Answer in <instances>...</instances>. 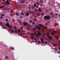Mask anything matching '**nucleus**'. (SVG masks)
Segmentation results:
<instances>
[{"label": "nucleus", "instance_id": "obj_1", "mask_svg": "<svg viewBox=\"0 0 60 60\" xmlns=\"http://www.w3.org/2000/svg\"><path fill=\"white\" fill-rule=\"evenodd\" d=\"M44 19L46 20H48V19L50 20L51 19L49 15H45L44 17Z\"/></svg>", "mask_w": 60, "mask_h": 60}, {"label": "nucleus", "instance_id": "obj_2", "mask_svg": "<svg viewBox=\"0 0 60 60\" xmlns=\"http://www.w3.org/2000/svg\"><path fill=\"white\" fill-rule=\"evenodd\" d=\"M5 5H8L10 4V3L9 2V1H5Z\"/></svg>", "mask_w": 60, "mask_h": 60}, {"label": "nucleus", "instance_id": "obj_3", "mask_svg": "<svg viewBox=\"0 0 60 60\" xmlns=\"http://www.w3.org/2000/svg\"><path fill=\"white\" fill-rule=\"evenodd\" d=\"M36 28H37V30H40L41 29V28L40 27H39L38 26H36Z\"/></svg>", "mask_w": 60, "mask_h": 60}, {"label": "nucleus", "instance_id": "obj_4", "mask_svg": "<svg viewBox=\"0 0 60 60\" xmlns=\"http://www.w3.org/2000/svg\"><path fill=\"white\" fill-rule=\"evenodd\" d=\"M23 23H24V25L25 26H27V25L28 24V23L27 22H23Z\"/></svg>", "mask_w": 60, "mask_h": 60}, {"label": "nucleus", "instance_id": "obj_5", "mask_svg": "<svg viewBox=\"0 0 60 60\" xmlns=\"http://www.w3.org/2000/svg\"><path fill=\"white\" fill-rule=\"evenodd\" d=\"M40 40H41V42L43 44L44 42V41H43V39L41 38Z\"/></svg>", "mask_w": 60, "mask_h": 60}, {"label": "nucleus", "instance_id": "obj_6", "mask_svg": "<svg viewBox=\"0 0 60 60\" xmlns=\"http://www.w3.org/2000/svg\"><path fill=\"white\" fill-rule=\"evenodd\" d=\"M38 11L40 12L42 11V10H41V8H39L38 9Z\"/></svg>", "mask_w": 60, "mask_h": 60}, {"label": "nucleus", "instance_id": "obj_7", "mask_svg": "<svg viewBox=\"0 0 60 60\" xmlns=\"http://www.w3.org/2000/svg\"><path fill=\"white\" fill-rule=\"evenodd\" d=\"M48 39H50V40H52V37L51 36H50L49 37H48Z\"/></svg>", "mask_w": 60, "mask_h": 60}, {"label": "nucleus", "instance_id": "obj_8", "mask_svg": "<svg viewBox=\"0 0 60 60\" xmlns=\"http://www.w3.org/2000/svg\"><path fill=\"white\" fill-rule=\"evenodd\" d=\"M39 26L40 27H44L43 25H42L41 24H39Z\"/></svg>", "mask_w": 60, "mask_h": 60}, {"label": "nucleus", "instance_id": "obj_9", "mask_svg": "<svg viewBox=\"0 0 60 60\" xmlns=\"http://www.w3.org/2000/svg\"><path fill=\"white\" fill-rule=\"evenodd\" d=\"M38 36H39V35H41V34H40V32H38V34H37Z\"/></svg>", "mask_w": 60, "mask_h": 60}, {"label": "nucleus", "instance_id": "obj_10", "mask_svg": "<svg viewBox=\"0 0 60 60\" xmlns=\"http://www.w3.org/2000/svg\"><path fill=\"white\" fill-rule=\"evenodd\" d=\"M26 15L28 16L29 15V13L28 12H26Z\"/></svg>", "mask_w": 60, "mask_h": 60}, {"label": "nucleus", "instance_id": "obj_11", "mask_svg": "<svg viewBox=\"0 0 60 60\" xmlns=\"http://www.w3.org/2000/svg\"><path fill=\"white\" fill-rule=\"evenodd\" d=\"M6 26L9 27L10 26V24H9V22H7V24H6Z\"/></svg>", "mask_w": 60, "mask_h": 60}, {"label": "nucleus", "instance_id": "obj_12", "mask_svg": "<svg viewBox=\"0 0 60 60\" xmlns=\"http://www.w3.org/2000/svg\"><path fill=\"white\" fill-rule=\"evenodd\" d=\"M30 38L32 39V40H33L34 39V38H33V36H32L31 35L30 36Z\"/></svg>", "mask_w": 60, "mask_h": 60}, {"label": "nucleus", "instance_id": "obj_13", "mask_svg": "<svg viewBox=\"0 0 60 60\" xmlns=\"http://www.w3.org/2000/svg\"><path fill=\"white\" fill-rule=\"evenodd\" d=\"M50 36L49 35V33H47V35H46V36H47V37H50Z\"/></svg>", "mask_w": 60, "mask_h": 60}, {"label": "nucleus", "instance_id": "obj_14", "mask_svg": "<svg viewBox=\"0 0 60 60\" xmlns=\"http://www.w3.org/2000/svg\"><path fill=\"white\" fill-rule=\"evenodd\" d=\"M15 34H17V30H15Z\"/></svg>", "mask_w": 60, "mask_h": 60}, {"label": "nucleus", "instance_id": "obj_15", "mask_svg": "<svg viewBox=\"0 0 60 60\" xmlns=\"http://www.w3.org/2000/svg\"><path fill=\"white\" fill-rule=\"evenodd\" d=\"M9 58V57H8L7 56H5V59H8Z\"/></svg>", "mask_w": 60, "mask_h": 60}, {"label": "nucleus", "instance_id": "obj_16", "mask_svg": "<svg viewBox=\"0 0 60 60\" xmlns=\"http://www.w3.org/2000/svg\"><path fill=\"white\" fill-rule=\"evenodd\" d=\"M4 6H2V7L1 6H0V8H4Z\"/></svg>", "mask_w": 60, "mask_h": 60}, {"label": "nucleus", "instance_id": "obj_17", "mask_svg": "<svg viewBox=\"0 0 60 60\" xmlns=\"http://www.w3.org/2000/svg\"><path fill=\"white\" fill-rule=\"evenodd\" d=\"M10 30H11V31L12 32L14 33V30L13 29H10Z\"/></svg>", "mask_w": 60, "mask_h": 60}, {"label": "nucleus", "instance_id": "obj_18", "mask_svg": "<svg viewBox=\"0 0 60 60\" xmlns=\"http://www.w3.org/2000/svg\"><path fill=\"white\" fill-rule=\"evenodd\" d=\"M11 49H12V50H14V48L13 47H11Z\"/></svg>", "mask_w": 60, "mask_h": 60}, {"label": "nucleus", "instance_id": "obj_19", "mask_svg": "<svg viewBox=\"0 0 60 60\" xmlns=\"http://www.w3.org/2000/svg\"><path fill=\"white\" fill-rule=\"evenodd\" d=\"M36 7L37 8H39V5H36Z\"/></svg>", "mask_w": 60, "mask_h": 60}, {"label": "nucleus", "instance_id": "obj_20", "mask_svg": "<svg viewBox=\"0 0 60 60\" xmlns=\"http://www.w3.org/2000/svg\"><path fill=\"white\" fill-rule=\"evenodd\" d=\"M53 12H51L50 13V15H52L53 14Z\"/></svg>", "mask_w": 60, "mask_h": 60}, {"label": "nucleus", "instance_id": "obj_21", "mask_svg": "<svg viewBox=\"0 0 60 60\" xmlns=\"http://www.w3.org/2000/svg\"><path fill=\"white\" fill-rule=\"evenodd\" d=\"M18 33H20L21 32L20 31V30H19L18 29Z\"/></svg>", "mask_w": 60, "mask_h": 60}, {"label": "nucleus", "instance_id": "obj_22", "mask_svg": "<svg viewBox=\"0 0 60 60\" xmlns=\"http://www.w3.org/2000/svg\"><path fill=\"white\" fill-rule=\"evenodd\" d=\"M37 14L38 15L40 16V14L38 12H37Z\"/></svg>", "mask_w": 60, "mask_h": 60}, {"label": "nucleus", "instance_id": "obj_23", "mask_svg": "<svg viewBox=\"0 0 60 60\" xmlns=\"http://www.w3.org/2000/svg\"><path fill=\"white\" fill-rule=\"evenodd\" d=\"M2 27L3 29H5V28L4 27V26H2Z\"/></svg>", "mask_w": 60, "mask_h": 60}, {"label": "nucleus", "instance_id": "obj_24", "mask_svg": "<svg viewBox=\"0 0 60 60\" xmlns=\"http://www.w3.org/2000/svg\"><path fill=\"white\" fill-rule=\"evenodd\" d=\"M29 22H30V23H32L33 22V21L31 20H30L29 21Z\"/></svg>", "mask_w": 60, "mask_h": 60}, {"label": "nucleus", "instance_id": "obj_25", "mask_svg": "<svg viewBox=\"0 0 60 60\" xmlns=\"http://www.w3.org/2000/svg\"><path fill=\"white\" fill-rule=\"evenodd\" d=\"M8 28H9V29H10H10L11 28V26H8Z\"/></svg>", "mask_w": 60, "mask_h": 60}, {"label": "nucleus", "instance_id": "obj_26", "mask_svg": "<svg viewBox=\"0 0 60 60\" xmlns=\"http://www.w3.org/2000/svg\"><path fill=\"white\" fill-rule=\"evenodd\" d=\"M21 14H22V15H24V13L23 12H21Z\"/></svg>", "mask_w": 60, "mask_h": 60}, {"label": "nucleus", "instance_id": "obj_27", "mask_svg": "<svg viewBox=\"0 0 60 60\" xmlns=\"http://www.w3.org/2000/svg\"><path fill=\"white\" fill-rule=\"evenodd\" d=\"M34 20L35 21V22H36L37 21V19H34Z\"/></svg>", "mask_w": 60, "mask_h": 60}, {"label": "nucleus", "instance_id": "obj_28", "mask_svg": "<svg viewBox=\"0 0 60 60\" xmlns=\"http://www.w3.org/2000/svg\"><path fill=\"white\" fill-rule=\"evenodd\" d=\"M41 15H45V14L43 13H41Z\"/></svg>", "mask_w": 60, "mask_h": 60}, {"label": "nucleus", "instance_id": "obj_29", "mask_svg": "<svg viewBox=\"0 0 60 60\" xmlns=\"http://www.w3.org/2000/svg\"><path fill=\"white\" fill-rule=\"evenodd\" d=\"M16 15H17L18 16V15H19V13H16Z\"/></svg>", "mask_w": 60, "mask_h": 60}, {"label": "nucleus", "instance_id": "obj_30", "mask_svg": "<svg viewBox=\"0 0 60 60\" xmlns=\"http://www.w3.org/2000/svg\"><path fill=\"white\" fill-rule=\"evenodd\" d=\"M1 15L2 16H4V14H1Z\"/></svg>", "mask_w": 60, "mask_h": 60}, {"label": "nucleus", "instance_id": "obj_31", "mask_svg": "<svg viewBox=\"0 0 60 60\" xmlns=\"http://www.w3.org/2000/svg\"><path fill=\"white\" fill-rule=\"evenodd\" d=\"M55 24L56 25H59V24L58 23H55Z\"/></svg>", "mask_w": 60, "mask_h": 60}, {"label": "nucleus", "instance_id": "obj_32", "mask_svg": "<svg viewBox=\"0 0 60 60\" xmlns=\"http://www.w3.org/2000/svg\"><path fill=\"white\" fill-rule=\"evenodd\" d=\"M53 32L54 33H56V31H53Z\"/></svg>", "mask_w": 60, "mask_h": 60}, {"label": "nucleus", "instance_id": "obj_33", "mask_svg": "<svg viewBox=\"0 0 60 60\" xmlns=\"http://www.w3.org/2000/svg\"><path fill=\"white\" fill-rule=\"evenodd\" d=\"M53 16H52V17H55V15H54V14H53V15H52Z\"/></svg>", "mask_w": 60, "mask_h": 60}, {"label": "nucleus", "instance_id": "obj_34", "mask_svg": "<svg viewBox=\"0 0 60 60\" xmlns=\"http://www.w3.org/2000/svg\"><path fill=\"white\" fill-rule=\"evenodd\" d=\"M20 18H22L23 17V16H20Z\"/></svg>", "mask_w": 60, "mask_h": 60}, {"label": "nucleus", "instance_id": "obj_35", "mask_svg": "<svg viewBox=\"0 0 60 60\" xmlns=\"http://www.w3.org/2000/svg\"><path fill=\"white\" fill-rule=\"evenodd\" d=\"M35 23V22H32V24L34 25Z\"/></svg>", "mask_w": 60, "mask_h": 60}, {"label": "nucleus", "instance_id": "obj_36", "mask_svg": "<svg viewBox=\"0 0 60 60\" xmlns=\"http://www.w3.org/2000/svg\"><path fill=\"white\" fill-rule=\"evenodd\" d=\"M36 7V4L35 3L34 5V7Z\"/></svg>", "mask_w": 60, "mask_h": 60}, {"label": "nucleus", "instance_id": "obj_37", "mask_svg": "<svg viewBox=\"0 0 60 60\" xmlns=\"http://www.w3.org/2000/svg\"><path fill=\"white\" fill-rule=\"evenodd\" d=\"M57 15H58V14L57 13H56V14H55V16H57Z\"/></svg>", "mask_w": 60, "mask_h": 60}, {"label": "nucleus", "instance_id": "obj_38", "mask_svg": "<svg viewBox=\"0 0 60 60\" xmlns=\"http://www.w3.org/2000/svg\"><path fill=\"white\" fill-rule=\"evenodd\" d=\"M36 4L37 5H39V4H38V2H37Z\"/></svg>", "mask_w": 60, "mask_h": 60}, {"label": "nucleus", "instance_id": "obj_39", "mask_svg": "<svg viewBox=\"0 0 60 60\" xmlns=\"http://www.w3.org/2000/svg\"><path fill=\"white\" fill-rule=\"evenodd\" d=\"M55 38H58L59 37L57 36H56Z\"/></svg>", "mask_w": 60, "mask_h": 60}, {"label": "nucleus", "instance_id": "obj_40", "mask_svg": "<svg viewBox=\"0 0 60 60\" xmlns=\"http://www.w3.org/2000/svg\"><path fill=\"white\" fill-rule=\"evenodd\" d=\"M38 43L39 44H40L41 43V42L40 41L38 42Z\"/></svg>", "mask_w": 60, "mask_h": 60}, {"label": "nucleus", "instance_id": "obj_41", "mask_svg": "<svg viewBox=\"0 0 60 60\" xmlns=\"http://www.w3.org/2000/svg\"><path fill=\"white\" fill-rule=\"evenodd\" d=\"M45 44H46L47 43V42L46 41H45Z\"/></svg>", "mask_w": 60, "mask_h": 60}, {"label": "nucleus", "instance_id": "obj_42", "mask_svg": "<svg viewBox=\"0 0 60 60\" xmlns=\"http://www.w3.org/2000/svg\"><path fill=\"white\" fill-rule=\"evenodd\" d=\"M5 20L7 22L8 21V19H5Z\"/></svg>", "mask_w": 60, "mask_h": 60}, {"label": "nucleus", "instance_id": "obj_43", "mask_svg": "<svg viewBox=\"0 0 60 60\" xmlns=\"http://www.w3.org/2000/svg\"><path fill=\"white\" fill-rule=\"evenodd\" d=\"M24 2V1H21V2H22V3H23Z\"/></svg>", "mask_w": 60, "mask_h": 60}, {"label": "nucleus", "instance_id": "obj_44", "mask_svg": "<svg viewBox=\"0 0 60 60\" xmlns=\"http://www.w3.org/2000/svg\"><path fill=\"white\" fill-rule=\"evenodd\" d=\"M35 11H38V10L37 9H35Z\"/></svg>", "mask_w": 60, "mask_h": 60}, {"label": "nucleus", "instance_id": "obj_45", "mask_svg": "<svg viewBox=\"0 0 60 60\" xmlns=\"http://www.w3.org/2000/svg\"><path fill=\"white\" fill-rule=\"evenodd\" d=\"M57 53L58 54H60V52H57Z\"/></svg>", "mask_w": 60, "mask_h": 60}, {"label": "nucleus", "instance_id": "obj_46", "mask_svg": "<svg viewBox=\"0 0 60 60\" xmlns=\"http://www.w3.org/2000/svg\"><path fill=\"white\" fill-rule=\"evenodd\" d=\"M51 34L52 35H54V34L52 32L51 33Z\"/></svg>", "mask_w": 60, "mask_h": 60}, {"label": "nucleus", "instance_id": "obj_47", "mask_svg": "<svg viewBox=\"0 0 60 60\" xmlns=\"http://www.w3.org/2000/svg\"><path fill=\"white\" fill-rule=\"evenodd\" d=\"M53 46H56V45L55 44H54L53 45Z\"/></svg>", "mask_w": 60, "mask_h": 60}, {"label": "nucleus", "instance_id": "obj_48", "mask_svg": "<svg viewBox=\"0 0 60 60\" xmlns=\"http://www.w3.org/2000/svg\"><path fill=\"white\" fill-rule=\"evenodd\" d=\"M12 21L13 22H15V20L14 19L13 20H12Z\"/></svg>", "mask_w": 60, "mask_h": 60}, {"label": "nucleus", "instance_id": "obj_49", "mask_svg": "<svg viewBox=\"0 0 60 60\" xmlns=\"http://www.w3.org/2000/svg\"><path fill=\"white\" fill-rule=\"evenodd\" d=\"M14 29H15V30H16V29H17V28L16 27H15L14 28Z\"/></svg>", "mask_w": 60, "mask_h": 60}, {"label": "nucleus", "instance_id": "obj_50", "mask_svg": "<svg viewBox=\"0 0 60 60\" xmlns=\"http://www.w3.org/2000/svg\"><path fill=\"white\" fill-rule=\"evenodd\" d=\"M19 21L20 23H21V20H19Z\"/></svg>", "mask_w": 60, "mask_h": 60}, {"label": "nucleus", "instance_id": "obj_51", "mask_svg": "<svg viewBox=\"0 0 60 60\" xmlns=\"http://www.w3.org/2000/svg\"><path fill=\"white\" fill-rule=\"evenodd\" d=\"M21 28H22V29H23V26H22V27H21Z\"/></svg>", "mask_w": 60, "mask_h": 60}, {"label": "nucleus", "instance_id": "obj_52", "mask_svg": "<svg viewBox=\"0 0 60 60\" xmlns=\"http://www.w3.org/2000/svg\"><path fill=\"white\" fill-rule=\"evenodd\" d=\"M28 12H29V13H30L31 14L32 13L31 12H30L29 11H28Z\"/></svg>", "mask_w": 60, "mask_h": 60}, {"label": "nucleus", "instance_id": "obj_53", "mask_svg": "<svg viewBox=\"0 0 60 60\" xmlns=\"http://www.w3.org/2000/svg\"><path fill=\"white\" fill-rule=\"evenodd\" d=\"M45 25H48V24L47 23H45Z\"/></svg>", "mask_w": 60, "mask_h": 60}, {"label": "nucleus", "instance_id": "obj_54", "mask_svg": "<svg viewBox=\"0 0 60 60\" xmlns=\"http://www.w3.org/2000/svg\"><path fill=\"white\" fill-rule=\"evenodd\" d=\"M11 16H13V14H11Z\"/></svg>", "mask_w": 60, "mask_h": 60}, {"label": "nucleus", "instance_id": "obj_55", "mask_svg": "<svg viewBox=\"0 0 60 60\" xmlns=\"http://www.w3.org/2000/svg\"><path fill=\"white\" fill-rule=\"evenodd\" d=\"M43 34V36H45V34Z\"/></svg>", "mask_w": 60, "mask_h": 60}, {"label": "nucleus", "instance_id": "obj_56", "mask_svg": "<svg viewBox=\"0 0 60 60\" xmlns=\"http://www.w3.org/2000/svg\"><path fill=\"white\" fill-rule=\"evenodd\" d=\"M49 31L50 32L51 31V29H49Z\"/></svg>", "mask_w": 60, "mask_h": 60}, {"label": "nucleus", "instance_id": "obj_57", "mask_svg": "<svg viewBox=\"0 0 60 60\" xmlns=\"http://www.w3.org/2000/svg\"><path fill=\"white\" fill-rule=\"evenodd\" d=\"M34 34H35L36 35H37V33H36V32H35L34 33Z\"/></svg>", "mask_w": 60, "mask_h": 60}, {"label": "nucleus", "instance_id": "obj_58", "mask_svg": "<svg viewBox=\"0 0 60 60\" xmlns=\"http://www.w3.org/2000/svg\"><path fill=\"white\" fill-rule=\"evenodd\" d=\"M2 24V23L1 22H0V25H1Z\"/></svg>", "mask_w": 60, "mask_h": 60}, {"label": "nucleus", "instance_id": "obj_59", "mask_svg": "<svg viewBox=\"0 0 60 60\" xmlns=\"http://www.w3.org/2000/svg\"><path fill=\"white\" fill-rule=\"evenodd\" d=\"M32 42H35V41H33V40H32Z\"/></svg>", "mask_w": 60, "mask_h": 60}, {"label": "nucleus", "instance_id": "obj_60", "mask_svg": "<svg viewBox=\"0 0 60 60\" xmlns=\"http://www.w3.org/2000/svg\"><path fill=\"white\" fill-rule=\"evenodd\" d=\"M0 18H1V19H3V17H0Z\"/></svg>", "mask_w": 60, "mask_h": 60}, {"label": "nucleus", "instance_id": "obj_61", "mask_svg": "<svg viewBox=\"0 0 60 60\" xmlns=\"http://www.w3.org/2000/svg\"><path fill=\"white\" fill-rule=\"evenodd\" d=\"M40 6H42V4H41L40 5Z\"/></svg>", "mask_w": 60, "mask_h": 60}, {"label": "nucleus", "instance_id": "obj_62", "mask_svg": "<svg viewBox=\"0 0 60 60\" xmlns=\"http://www.w3.org/2000/svg\"><path fill=\"white\" fill-rule=\"evenodd\" d=\"M57 17V16H56L55 17V19Z\"/></svg>", "mask_w": 60, "mask_h": 60}, {"label": "nucleus", "instance_id": "obj_63", "mask_svg": "<svg viewBox=\"0 0 60 60\" xmlns=\"http://www.w3.org/2000/svg\"><path fill=\"white\" fill-rule=\"evenodd\" d=\"M26 4H28V3H26Z\"/></svg>", "mask_w": 60, "mask_h": 60}, {"label": "nucleus", "instance_id": "obj_64", "mask_svg": "<svg viewBox=\"0 0 60 60\" xmlns=\"http://www.w3.org/2000/svg\"><path fill=\"white\" fill-rule=\"evenodd\" d=\"M59 17L60 18V14H59Z\"/></svg>", "mask_w": 60, "mask_h": 60}]
</instances>
